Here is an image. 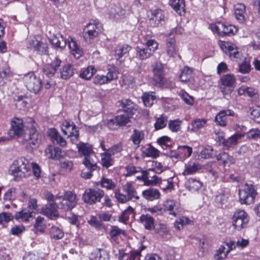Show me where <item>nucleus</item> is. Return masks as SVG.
I'll use <instances>...</instances> for the list:
<instances>
[{
    "instance_id": "nucleus-54",
    "label": "nucleus",
    "mask_w": 260,
    "mask_h": 260,
    "mask_svg": "<svg viewBox=\"0 0 260 260\" xmlns=\"http://www.w3.org/2000/svg\"><path fill=\"white\" fill-rule=\"evenodd\" d=\"M251 70V66L250 63L246 60L239 64L238 72L242 74H247Z\"/></svg>"
},
{
    "instance_id": "nucleus-24",
    "label": "nucleus",
    "mask_w": 260,
    "mask_h": 260,
    "mask_svg": "<svg viewBox=\"0 0 260 260\" xmlns=\"http://www.w3.org/2000/svg\"><path fill=\"white\" fill-rule=\"evenodd\" d=\"M14 217L17 220L21 219L24 222H28L34 219L33 212L24 209L16 212Z\"/></svg>"
},
{
    "instance_id": "nucleus-51",
    "label": "nucleus",
    "mask_w": 260,
    "mask_h": 260,
    "mask_svg": "<svg viewBox=\"0 0 260 260\" xmlns=\"http://www.w3.org/2000/svg\"><path fill=\"white\" fill-rule=\"evenodd\" d=\"M102 187L106 188L107 189H113L116 187L115 183L113 182L112 179L103 177L100 182Z\"/></svg>"
},
{
    "instance_id": "nucleus-20",
    "label": "nucleus",
    "mask_w": 260,
    "mask_h": 260,
    "mask_svg": "<svg viewBox=\"0 0 260 260\" xmlns=\"http://www.w3.org/2000/svg\"><path fill=\"white\" fill-rule=\"evenodd\" d=\"M76 70L71 64H67L63 66L60 70V77L62 79L67 80L72 77Z\"/></svg>"
},
{
    "instance_id": "nucleus-3",
    "label": "nucleus",
    "mask_w": 260,
    "mask_h": 260,
    "mask_svg": "<svg viewBox=\"0 0 260 260\" xmlns=\"http://www.w3.org/2000/svg\"><path fill=\"white\" fill-rule=\"evenodd\" d=\"M56 201L61 200L57 203L58 208L64 211L72 210L77 204L76 195L71 191H64L63 194L58 193L55 196Z\"/></svg>"
},
{
    "instance_id": "nucleus-62",
    "label": "nucleus",
    "mask_w": 260,
    "mask_h": 260,
    "mask_svg": "<svg viewBox=\"0 0 260 260\" xmlns=\"http://www.w3.org/2000/svg\"><path fill=\"white\" fill-rule=\"evenodd\" d=\"M115 197L117 201L121 203H124L129 201V199L127 196L120 193L119 189H117L115 192Z\"/></svg>"
},
{
    "instance_id": "nucleus-58",
    "label": "nucleus",
    "mask_w": 260,
    "mask_h": 260,
    "mask_svg": "<svg viewBox=\"0 0 260 260\" xmlns=\"http://www.w3.org/2000/svg\"><path fill=\"white\" fill-rule=\"evenodd\" d=\"M110 82L106 75H96L93 79V83L96 85H103Z\"/></svg>"
},
{
    "instance_id": "nucleus-46",
    "label": "nucleus",
    "mask_w": 260,
    "mask_h": 260,
    "mask_svg": "<svg viewBox=\"0 0 260 260\" xmlns=\"http://www.w3.org/2000/svg\"><path fill=\"white\" fill-rule=\"evenodd\" d=\"M96 70L92 66H89L80 73V77L85 80L90 79L95 73Z\"/></svg>"
},
{
    "instance_id": "nucleus-55",
    "label": "nucleus",
    "mask_w": 260,
    "mask_h": 260,
    "mask_svg": "<svg viewBox=\"0 0 260 260\" xmlns=\"http://www.w3.org/2000/svg\"><path fill=\"white\" fill-rule=\"evenodd\" d=\"M182 121L179 119L170 120L169 127L173 132H177L180 128Z\"/></svg>"
},
{
    "instance_id": "nucleus-4",
    "label": "nucleus",
    "mask_w": 260,
    "mask_h": 260,
    "mask_svg": "<svg viewBox=\"0 0 260 260\" xmlns=\"http://www.w3.org/2000/svg\"><path fill=\"white\" fill-rule=\"evenodd\" d=\"M48 204L42 209L43 214L52 220L56 219L59 216L57 210L58 206L55 199V196L50 192H48L45 196Z\"/></svg>"
},
{
    "instance_id": "nucleus-40",
    "label": "nucleus",
    "mask_w": 260,
    "mask_h": 260,
    "mask_svg": "<svg viewBox=\"0 0 260 260\" xmlns=\"http://www.w3.org/2000/svg\"><path fill=\"white\" fill-rule=\"evenodd\" d=\"M206 122L207 120L204 118H197L192 120L190 123V125L192 126L190 131L193 132H197L199 129L203 127Z\"/></svg>"
},
{
    "instance_id": "nucleus-41",
    "label": "nucleus",
    "mask_w": 260,
    "mask_h": 260,
    "mask_svg": "<svg viewBox=\"0 0 260 260\" xmlns=\"http://www.w3.org/2000/svg\"><path fill=\"white\" fill-rule=\"evenodd\" d=\"M142 99L145 106L150 107L154 104V102L156 100V96L152 94V93H144Z\"/></svg>"
},
{
    "instance_id": "nucleus-21",
    "label": "nucleus",
    "mask_w": 260,
    "mask_h": 260,
    "mask_svg": "<svg viewBox=\"0 0 260 260\" xmlns=\"http://www.w3.org/2000/svg\"><path fill=\"white\" fill-rule=\"evenodd\" d=\"M89 258L90 260H109V254L104 249H96L91 252Z\"/></svg>"
},
{
    "instance_id": "nucleus-1",
    "label": "nucleus",
    "mask_w": 260,
    "mask_h": 260,
    "mask_svg": "<svg viewBox=\"0 0 260 260\" xmlns=\"http://www.w3.org/2000/svg\"><path fill=\"white\" fill-rule=\"evenodd\" d=\"M121 109L118 110L122 111L123 114L116 116L117 121L119 126L125 125L130 120V118L136 111L137 105L129 99H123L119 101Z\"/></svg>"
},
{
    "instance_id": "nucleus-56",
    "label": "nucleus",
    "mask_w": 260,
    "mask_h": 260,
    "mask_svg": "<svg viewBox=\"0 0 260 260\" xmlns=\"http://www.w3.org/2000/svg\"><path fill=\"white\" fill-rule=\"evenodd\" d=\"M158 46V43L154 40L151 39L148 40L144 46L153 54L157 49Z\"/></svg>"
},
{
    "instance_id": "nucleus-60",
    "label": "nucleus",
    "mask_w": 260,
    "mask_h": 260,
    "mask_svg": "<svg viewBox=\"0 0 260 260\" xmlns=\"http://www.w3.org/2000/svg\"><path fill=\"white\" fill-rule=\"evenodd\" d=\"M172 178H170L168 180H160L161 186L164 190L173 189L174 188Z\"/></svg>"
},
{
    "instance_id": "nucleus-13",
    "label": "nucleus",
    "mask_w": 260,
    "mask_h": 260,
    "mask_svg": "<svg viewBox=\"0 0 260 260\" xmlns=\"http://www.w3.org/2000/svg\"><path fill=\"white\" fill-rule=\"evenodd\" d=\"M221 86L220 88L223 94H225V87L234 88L236 84V79L235 76L232 74H226L222 76L220 78Z\"/></svg>"
},
{
    "instance_id": "nucleus-52",
    "label": "nucleus",
    "mask_w": 260,
    "mask_h": 260,
    "mask_svg": "<svg viewBox=\"0 0 260 260\" xmlns=\"http://www.w3.org/2000/svg\"><path fill=\"white\" fill-rule=\"evenodd\" d=\"M106 76L110 82L117 78V70L114 66L108 65Z\"/></svg>"
},
{
    "instance_id": "nucleus-22",
    "label": "nucleus",
    "mask_w": 260,
    "mask_h": 260,
    "mask_svg": "<svg viewBox=\"0 0 260 260\" xmlns=\"http://www.w3.org/2000/svg\"><path fill=\"white\" fill-rule=\"evenodd\" d=\"M169 5L180 15L185 13L184 0H170Z\"/></svg>"
},
{
    "instance_id": "nucleus-26",
    "label": "nucleus",
    "mask_w": 260,
    "mask_h": 260,
    "mask_svg": "<svg viewBox=\"0 0 260 260\" xmlns=\"http://www.w3.org/2000/svg\"><path fill=\"white\" fill-rule=\"evenodd\" d=\"M203 185L202 183L194 178H190L185 183L186 188L191 192L200 190Z\"/></svg>"
},
{
    "instance_id": "nucleus-33",
    "label": "nucleus",
    "mask_w": 260,
    "mask_h": 260,
    "mask_svg": "<svg viewBox=\"0 0 260 260\" xmlns=\"http://www.w3.org/2000/svg\"><path fill=\"white\" fill-rule=\"evenodd\" d=\"M45 152L48 157L53 159H59L62 154L61 150L59 148L52 146L48 147L46 149Z\"/></svg>"
},
{
    "instance_id": "nucleus-23",
    "label": "nucleus",
    "mask_w": 260,
    "mask_h": 260,
    "mask_svg": "<svg viewBox=\"0 0 260 260\" xmlns=\"http://www.w3.org/2000/svg\"><path fill=\"white\" fill-rule=\"evenodd\" d=\"M164 16L160 9H155L151 11V17L149 19V24L155 27L157 26L161 20L163 19Z\"/></svg>"
},
{
    "instance_id": "nucleus-11",
    "label": "nucleus",
    "mask_w": 260,
    "mask_h": 260,
    "mask_svg": "<svg viewBox=\"0 0 260 260\" xmlns=\"http://www.w3.org/2000/svg\"><path fill=\"white\" fill-rule=\"evenodd\" d=\"M61 60L57 57H55L51 63H47L43 68L44 76L47 78H51L56 73L58 68L60 66Z\"/></svg>"
},
{
    "instance_id": "nucleus-57",
    "label": "nucleus",
    "mask_w": 260,
    "mask_h": 260,
    "mask_svg": "<svg viewBox=\"0 0 260 260\" xmlns=\"http://www.w3.org/2000/svg\"><path fill=\"white\" fill-rule=\"evenodd\" d=\"M70 129H72L73 131L74 129V131H75L77 129V127L73 123L70 124L68 121H65L64 123H63L61 130L64 135H68V132H70Z\"/></svg>"
},
{
    "instance_id": "nucleus-32",
    "label": "nucleus",
    "mask_w": 260,
    "mask_h": 260,
    "mask_svg": "<svg viewBox=\"0 0 260 260\" xmlns=\"http://www.w3.org/2000/svg\"><path fill=\"white\" fill-rule=\"evenodd\" d=\"M244 135L241 134H236L228 139H223L222 142V145L229 149L232 146L237 144L238 140L241 139Z\"/></svg>"
},
{
    "instance_id": "nucleus-7",
    "label": "nucleus",
    "mask_w": 260,
    "mask_h": 260,
    "mask_svg": "<svg viewBox=\"0 0 260 260\" xmlns=\"http://www.w3.org/2000/svg\"><path fill=\"white\" fill-rule=\"evenodd\" d=\"M23 80L27 89L35 93L39 92L42 87L41 79L32 72L25 75Z\"/></svg>"
},
{
    "instance_id": "nucleus-15",
    "label": "nucleus",
    "mask_w": 260,
    "mask_h": 260,
    "mask_svg": "<svg viewBox=\"0 0 260 260\" xmlns=\"http://www.w3.org/2000/svg\"><path fill=\"white\" fill-rule=\"evenodd\" d=\"M172 35L171 32L169 34L170 37ZM166 51L168 56L169 57H175L178 51V49L176 45V40L174 37H169L166 40Z\"/></svg>"
},
{
    "instance_id": "nucleus-17",
    "label": "nucleus",
    "mask_w": 260,
    "mask_h": 260,
    "mask_svg": "<svg viewBox=\"0 0 260 260\" xmlns=\"http://www.w3.org/2000/svg\"><path fill=\"white\" fill-rule=\"evenodd\" d=\"M228 116H235V113L231 110L221 111L215 117V121L216 124L224 126L226 125V120Z\"/></svg>"
},
{
    "instance_id": "nucleus-8",
    "label": "nucleus",
    "mask_w": 260,
    "mask_h": 260,
    "mask_svg": "<svg viewBox=\"0 0 260 260\" xmlns=\"http://www.w3.org/2000/svg\"><path fill=\"white\" fill-rule=\"evenodd\" d=\"M104 191L100 188H88L86 189L83 194V201L88 204L93 205L101 201L104 197Z\"/></svg>"
},
{
    "instance_id": "nucleus-29",
    "label": "nucleus",
    "mask_w": 260,
    "mask_h": 260,
    "mask_svg": "<svg viewBox=\"0 0 260 260\" xmlns=\"http://www.w3.org/2000/svg\"><path fill=\"white\" fill-rule=\"evenodd\" d=\"M185 168L182 174L184 176L192 175L201 169V165L194 162H189L185 164Z\"/></svg>"
},
{
    "instance_id": "nucleus-10",
    "label": "nucleus",
    "mask_w": 260,
    "mask_h": 260,
    "mask_svg": "<svg viewBox=\"0 0 260 260\" xmlns=\"http://www.w3.org/2000/svg\"><path fill=\"white\" fill-rule=\"evenodd\" d=\"M37 124H33L31 126L26 125L29 129V137L26 145L28 150L31 151L36 148L39 144V134L37 132Z\"/></svg>"
},
{
    "instance_id": "nucleus-30",
    "label": "nucleus",
    "mask_w": 260,
    "mask_h": 260,
    "mask_svg": "<svg viewBox=\"0 0 260 260\" xmlns=\"http://www.w3.org/2000/svg\"><path fill=\"white\" fill-rule=\"evenodd\" d=\"M145 179H146V185H155L159 183L161 179L155 175V172L153 170L149 169L146 171V175L145 176Z\"/></svg>"
},
{
    "instance_id": "nucleus-42",
    "label": "nucleus",
    "mask_w": 260,
    "mask_h": 260,
    "mask_svg": "<svg viewBox=\"0 0 260 260\" xmlns=\"http://www.w3.org/2000/svg\"><path fill=\"white\" fill-rule=\"evenodd\" d=\"M180 159H184L186 157H189L192 151V149L191 147L187 146H180L178 148Z\"/></svg>"
},
{
    "instance_id": "nucleus-12",
    "label": "nucleus",
    "mask_w": 260,
    "mask_h": 260,
    "mask_svg": "<svg viewBox=\"0 0 260 260\" xmlns=\"http://www.w3.org/2000/svg\"><path fill=\"white\" fill-rule=\"evenodd\" d=\"M233 224L235 229L240 230L247 224L248 218L247 214L243 210L236 212L233 217Z\"/></svg>"
},
{
    "instance_id": "nucleus-6",
    "label": "nucleus",
    "mask_w": 260,
    "mask_h": 260,
    "mask_svg": "<svg viewBox=\"0 0 260 260\" xmlns=\"http://www.w3.org/2000/svg\"><path fill=\"white\" fill-rule=\"evenodd\" d=\"M78 152L81 155L84 156L83 160V164L84 166L92 165V169L96 168V163L92 159V157L94 156L92 147L88 143L80 142L77 145Z\"/></svg>"
},
{
    "instance_id": "nucleus-45",
    "label": "nucleus",
    "mask_w": 260,
    "mask_h": 260,
    "mask_svg": "<svg viewBox=\"0 0 260 260\" xmlns=\"http://www.w3.org/2000/svg\"><path fill=\"white\" fill-rule=\"evenodd\" d=\"M120 235L126 236V233L125 231L119 228L117 226L113 225L111 226L110 236L113 240H116L117 237Z\"/></svg>"
},
{
    "instance_id": "nucleus-34",
    "label": "nucleus",
    "mask_w": 260,
    "mask_h": 260,
    "mask_svg": "<svg viewBox=\"0 0 260 260\" xmlns=\"http://www.w3.org/2000/svg\"><path fill=\"white\" fill-rule=\"evenodd\" d=\"M245 12V6L243 4H238L235 7V15L236 19L241 23L245 21L244 14Z\"/></svg>"
},
{
    "instance_id": "nucleus-44",
    "label": "nucleus",
    "mask_w": 260,
    "mask_h": 260,
    "mask_svg": "<svg viewBox=\"0 0 260 260\" xmlns=\"http://www.w3.org/2000/svg\"><path fill=\"white\" fill-rule=\"evenodd\" d=\"M44 220V218L40 216L37 218L34 227V231L35 232L37 233L39 232L42 233L44 232L46 225L43 223Z\"/></svg>"
},
{
    "instance_id": "nucleus-64",
    "label": "nucleus",
    "mask_w": 260,
    "mask_h": 260,
    "mask_svg": "<svg viewBox=\"0 0 260 260\" xmlns=\"http://www.w3.org/2000/svg\"><path fill=\"white\" fill-rule=\"evenodd\" d=\"M247 138L252 139H257L260 137V131L258 129H251L247 133Z\"/></svg>"
},
{
    "instance_id": "nucleus-49",
    "label": "nucleus",
    "mask_w": 260,
    "mask_h": 260,
    "mask_svg": "<svg viewBox=\"0 0 260 260\" xmlns=\"http://www.w3.org/2000/svg\"><path fill=\"white\" fill-rule=\"evenodd\" d=\"M175 203L174 201L168 200L166 201L163 204L164 210L165 211H170L169 214L174 216L176 215V213L174 211V207H175Z\"/></svg>"
},
{
    "instance_id": "nucleus-37",
    "label": "nucleus",
    "mask_w": 260,
    "mask_h": 260,
    "mask_svg": "<svg viewBox=\"0 0 260 260\" xmlns=\"http://www.w3.org/2000/svg\"><path fill=\"white\" fill-rule=\"evenodd\" d=\"M49 234L51 239L55 240L61 239L64 236L63 230L56 226H52L50 228Z\"/></svg>"
},
{
    "instance_id": "nucleus-50",
    "label": "nucleus",
    "mask_w": 260,
    "mask_h": 260,
    "mask_svg": "<svg viewBox=\"0 0 260 260\" xmlns=\"http://www.w3.org/2000/svg\"><path fill=\"white\" fill-rule=\"evenodd\" d=\"M100 30H84L83 38L87 42L98 36Z\"/></svg>"
},
{
    "instance_id": "nucleus-61",
    "label": "nucleus",
    "mask_w": 260,
    "mask_h": 260,
    "mask_svg": "<svg viewBox=\"0 0 260 260\" xmlns=\"http://www.w3.org/2000/svg\"><path fill=\"white\" fill-rule=\"evenodd\" d=\"M166 118L163 116H161L159 118H157L154 124L155 128L157 130L165 127V126L166 125Z\"/></svg>"
},
{
    "instance_id": "nucleus-25",
    "label": "nucleus",
    "mask_w": 260,
    "mask_h": 260,
    "mask_svg": "<svg viewBox=\"0 0 260 260\" xmlns=\"http://www.w3.org/2000/svg\"><path fill=\"white\" fill-rule=\"evenodd\" d=\"M123 190L127 193V196L129 200H139L140 197L131 183L127 182L123 186Z\"/></svg>"
},
{
    "instance_id": "nucleus-63",
    "label": "nucleus",
    "mask_w": 260,
    "mask_h": 260,
    "mask_svg": "<svg viewBox=\"0 0 260 260\" xmlns=\"http://www.w3.org/2000/svg\"><path fill=\"white\" fill-rule=\"evenodd\" d=\"M250 116L256 122L260 123V109L257 108L252 109L250 112Z\"/></svg>"
},
{
    "instance_id": "nucleus-19",
    "label": "nucleus",
    "mask_w": 260,
    "mask_h": 260,
    "mask_svg": "<svg viewBox=\"0 0 260 260\" xmlns=\"http://www.w3.org/2000/svg\"><path fill=\"white\" fill-rule=\"evenodd\" d=\"M142 195L148 201L158 200L161 196L159 191L157 189L152 187L143 190Z\"/></svg>"
},
{
    "instance_id": "nucleus-16",
    "label": "nucleus",
    "mask_w": 260,
    "mask_h": 260,
    "mask_svg": "<svg viewBox=\"0 0 260 260\" xmlns=\"http://www.w3.org/2000/svg\"><path fill=\"white\" fill-rule=\"evenodd\" d=\"M153 80L159 84L162 83L164 78V67L160 62H157L153 66Z\"/></svg>"
},
{
    "instance_id": "nucleus-18",
    "label": "nucleus",
    "mask_w": 260,
    "mask_h": 260,
    "mask_svg": "<svg viewBox=\"0 0 260 260\" xmlns=\"http://www.w3.org/2000/svg\"><path fill=\"white\" fill-rule=\"evenodd\" d=\"M138 222L143 224L147 230L151 231L154 228V219L148 214H142Z\"/></svg>"
},
{
    "instance_id": "nucleus-14",
    "label": "nucleus",
    "mask_w": 260,
    "mask_h": 260,
    "mask_svg": "<svg viewBox=\"0 0 260 260\" xmlns=\"http://www.w3.org/2000/svg\"><path fill=\"white\" fill-rule=\"evenodd\" d=\"M129 9L128 6H124L123 8L121 6H116L111 7L109 10V15L113 18L118 19L121 17H124L128 14Z\"/></svg>"
},
{
    "instance_id": "nucleus-38",
    "label": "nucleus",
    "mask_w": 260,
    "mask_h": 260,
    "mask_svg": "<svg viewBox=\"0 0 260 260\" xmlns=\"http://www.w3.org/2000/svg\"><path fill=\"white\" fill-rule=\"evenodd\" d=\"M69 47L72 54L76 58H79L82 53V49L79 48L77 43L73 40L69 42Z\"/></svg>"
},
{
    "instance_id": "nucleus-36",
    "label": "nucleus",
    "mask_w": 260,
    "mask_h": 260,
    "mask_svg": "<svg viewBox=\"0 0 260 260\" xmlns=\"http://www.w3.org/2000/svg\"><path fill=\"white\" fill-rule=\"evenodd\" d=\"M32 46L39 54L46 53L48 51V45L46 43L35 40L32 41Z\"/></svg>"
},
{
    "instance_id": "nucleus-9",
    "label": "nucleus",
    "mask_w": 260,
    "mask_h": 260,
    "mask_svg": "<svg viewBox=\"0 0 260 260\" xmlns=\"http://www.w3.org/2000/svg\"><path fill=\"white\" fill-rule=\"evenodd\" d=\"M11 128L8 132L10 137H20L24 133V121L18 117L13 118L10 122Z\"/></svg>"
},
{
    "instance_id": "nucleus-59",
    "label": "nucleus",
    "mask_w": 260,
    "mask_h": 260,
    "mask_svg": "<svg viewBox=\"0 0 260 260\" xmlns=\"http://www.w3.org/2000/svg\"><path fill=\"white\" fill-rule=\"evenodd\" d=\"M122 150V145L119 143L116 145H114L108 150V153L111 155H115L119 154Z\"/></svg>"
},
{
    "instance_id": "nucleus-2",
    "label": "nucleus",
    "mask_w": 260,
    "mask_h": 260,
    "mask_svg": "<svg viewBox=\"0 0 260 260\" xmlns=\"http://www.w3.org/2000/svg\"><path fill=\"white\" fill-rule=\"evenodd\" d=\"M30 170L28 161L23 157L15 160L11 165L9 172L16 180L26 176V173Z\"/></svg>"
},
{
    "instance_id": "nucleus-39",
    "label": "nucleus",
    "mask_w": 260,
    "mask_h": 260,
    "mask_svg": "<svg viewBox=\"0 0 260 260\" xmlns=\"http://www.w3.org/2000/svg\"><path fill=\"white\" fill-rule=\"evenodd\" d=\"M192 69L188 67H185L181 72L179 76L180 80L182 82H186L192 77Z\"/></svg>"
},
{
    "instance_id": "nucleus-47",
    "label": "nucleus",
    "mask_w": 260,
    "mask_h": 260,
    "mask_svg": "<svg viewBox=\"0 0 260 260\" xmlns=\"http://www.w3.org/2000/svg\"><path fill=\"white\" fill-rule=\"evenodd\" d=\"M237 31L236 27L232 25H226L223 23V28L221 30V36L233 35Z\"/></svg>"
},
{
    "instance_id": "nucleus-35",
    "label": "nucleus",
    "mask_w": 260,
    "mask_h": 260,
    "mask_svg": "<svg viewBox=\"0 0 260 260\" xmlns=\"http://www.w3.org/2000/svg\"><path fill=\"white\" fill-rule=\"evenodd\" d=\"M136 51L137 55L141 60L148 58L152 55V53H151L150 50H149L145 46H137L136 48Z\"/></svg>"
},
{
    "instance_id": "nucleus-31",
    "label": "nucleus",
    "mask_w": 260,
    "mask_h": 260,
    "mask_svg": "<svg viewBox=\"0 0 260 260\" xmlns=\"http://www.w3.org/2000/svg\"><path fill=\"white\" fill-rule=\"evenodd\" d=\"M132 49L131 46L127 44H123L117 46L115 49V57L116 59H119L123 56L128 53Z\"/></svg>"
},
{
    "instance_id": "nucleus-53",
    "label": "nucleus",
    "mask_w": 260,
    "mask_h": 260,
    "mask_svg": "<svg viewBox=\"0 0 260 260\" xmlns=\"http://www.w3.org/2000/svg\"><path fill=\"white\" fill-rule=\"evenodd\" d=\"M111 156L108 152H105L102 154V164L103 167L108 168L112 165V159Z\"/></svg>"
},
{
    "instance_id": "nucleus-28",
    "label": "nucleus",
    "mask_w": 260,
    "mask_h": 260,
    "mask_svg": "<svg viewBox=\"0 0 260 260\" xmlns=\"http://www.w3.org/2000/svg\"><path fill=\"white\" fill-rule=\"evenodd\" d=\"M214 156L218 161H221L224 166H230L235 162L234 158L225 152H221L217 154H215Z\"/></svg>"
},
{
    "instance_id": "nucleus-48",
    "label": "nucleus",
    "mask_w": 260,
    "mask_h": 260,
    "mask_svg": "<svg viewBox=\"0 0 260 260\" xmlns=\"http://www.w3.org/2000/svg\"><path fill=\"white\" fill-rule=\"evenodd\" d=\"M92 165L90 164L85 166V169H83L81 172V176L82 178L84 179H89L90 178L92 175V173L98 169V166L96 165V168L94 169H92Z\"/></svg>"
},
{
    "instance_id": "nucleus-5",
    "label": "nucleus",
    "mask_w": 260,
    "mask_h": 260,
    "mask_svg": "<svg viewBox=\"0 0 260 260\" xmlns=\"http://www.w3.org/2000/svg\"><path fill=\"white\" fill-rule=\"evenodd\" d=\"M257 194L252 184L246 183L239 190V201L241 204L250 205L253 203Z\"/></svg>"
},
{
    "instance_id": "nucleus-43",
    "label": "nucleus",
    "mask_w": 260,
    "mask_h": 260,
    "mask_svg": "<svg viewBox=\"0 0 260 260\" xmlns=\"http://www.w3.org/2000/svg\"><path fill=\"white\" fill-rule=\"evenodd\" d=\"M144 139V133L142 131L135 129L133 134L131 137V140L135 145H139Z\"/></svg>"
},
{
    "instance_id": "nucleus-27",
    "label": "nucleus",
    "mask_w": 260,
    "mask_h": 260,
    "mask_svg": "<svg viewBox=\"0 0 260 260\" xmlns=\"http://www.w3.org/2000/svg\"><path fill=\"white\" fill-rule=\"evenodd\" d=\"M50 42L52 45L56 48H63L67 45V41L65 39L59 34L53 35L50 39Z\"/></svg>"
}]
</instances>
